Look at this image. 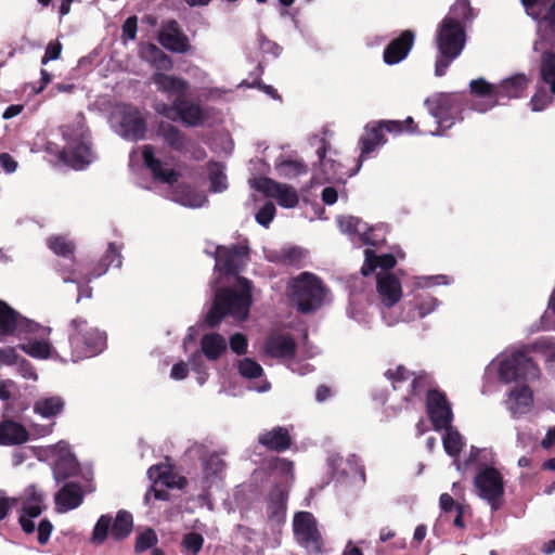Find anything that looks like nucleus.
<instances>
[{"mask_svg":"<svg viewBox=\"0 0 555 555\" xmlns=\"http://www.w3.org/2000/svg\"><path fill=\"white\" fill-rule=\"evenodd\" d=\"M236 286V289L225 287L216 292L214 304L205 319L209 327L218 326L227 315L238 321L247 319L253 304V285L246 278L238 276Z\"/></svg>","mask_w":555,"mask_h":555,"instance_id":"nucleus-1","label":"nucleus"},{"mask_svg":"<svg viewBox=\"0 0 555 555\" xmlns=\"http://www.w3.org/2000/svg\"><path fill=\"white\" fill-rule=\"evenodd\" d=\"M435 42L438 50L435 75H446L451 63L456 60L466 43L465 26L456 18L443 17L437 26Z\"/></svg>","mask_w":555,"mask_h":555,"instance_id":"nucleus-2","label":"nucleus"},{"mask_svg":"<svg viewBox=\"0 0 555 555\" xmlns=\"http://www.w3.org/2000/svg\"><path fill=\"white\" fill-rule=\"evenodd\" d=\"M326 289L320 278L310 272H301L291 279L287 296L292 305L302 314L317 311L325 299Z\"/></svg>","mask_w":555,"mask_h":555,"instance_id":"nucleus-3","label":"nucleus"},{"mask_svg":"<svg viewBox=\"0 0 555 555\" xmlns=\"http://www.w3.org/2000/svg\"><path fill=\"white\" fill-rule=\"evenodd\" d=\"M465 93H437L425 100L430 115L435 118V129L428 130L431 135H441L455 121L463 120L462 113L467 104Z\"/></svg>","mask_w":555,"mask_h":555,"instance_id":"nucleus-4","label":"nucleus"},{"mask_svg":"<svg viewBox=\"0 0 555 555\" xmlns=\"http://www.w3.org/2000/svg\"><path fill=\"white\" fill-rule=\"evenodd\" d=\"M68 341L72 360L78 361L100 353L106 346V335L95 327L88 326L86 319L77 317L70 321Z\"/></svg>","mask_w":555,"mask_h":555,"instance_id":"nucleus-5","label":"nucleus"},{"mask_svg":"<svg viewBox=\"0 0 555 555\" xmlns=\"http://www.w3.org/2000/svg\"><path fill=\"white\" fill-rule=\"evenodd\" d=\"M539 376V366L526 350L513 352L502 360L499 366V377L504 383L534 380Z\"/></svg>","mask_w":555,"mask_h":555,"instance_id":"nucleus-6","label":"nucleus"},{"mask_svg":"<svg viewBox=\"0 0 555 555\" xmlns=\"http://www.w3.org/2000/svg\"><path fill=\"white\" fill-rule=\"evenodd\" d=\"M477 494L490 505L492 512L499 511L504 503V480L502 474L492 466L477 473L474 479Z\"/></svg>","mask_w":555,"mask_h":555,"instance_id":"nucleus-7","label":"nucleus"},{"mask_svg":"<svg viewBox=\"0 0 555 555\" xmlns=\"http://www.w3.org/2000/svg\"><path fill=\"white\" fill-rule=\"evenodd\" d=\"M293 531L297 543L309 552L321 553L323 539L318 528V521L312 513L297 512L293 520Z\"/></svg>","mask_w":555,"mask_h":555,"instance_id":"nucleus-8","label":"nucleus"},{"mask_svg":"<svg viewBox=\"0 0 555 555\" xmlns=\"http://www.w3.org/2000/svg\"><path fill=\"white\" fill-rule=\"evenodd\" d=\"M111 266L120 268L121 255L117 250L115 243H109L106 253L103 257L94 263L87 273L81 272L77 268H70L66 271H62V278L64 282L80 283L91 282L93 279L100 278L106 273Z\"/></svg>","mask_w":555,"mask_h":555,"instance_id":"nucleus-9","label":"nucleus"},{"mask_svg":"<svg viewBox=\"0 0 555 555\" xmlns=\"http://www.w3.org/2000/svg\"><path fill=\"white\" fill-rule=\"evenodd\" d=\"M385 131L401 134L403 132V124L400 120H379L367 124L364 134L359 141L361 147L360 162L374 152L377 146L387 142L384 134Z\"/></svg>","mask_w":555,"mask_h":555,"instance_id":"nucleus-10","label":"nucleus"},{"mask_svg":"<svg viewBox=\"0 0 555 555\" xmlns=\"http://www.w3.org/2000/svg\"><path fill=\"white\" fill-rule=\"evenodd\" d=\"M249 248L243 244L219 245L215 253V270L225 275H237L248 260Z\"/></svg>","mask_w":555,"mask_h":555,"instance_id":"nucleus-11","label":"nucleus"},{"mask_svg":"<svg viewBox=\"0 0 555 555\" xmlns=\"http://www.w3.org/2000/svg\"><path fill=\"white\" fill-rule=\"evenodd\" d=\"M426 412L435 430L439 431L451 427L453 412L444 391L440 389L427 390Z\"/></svg>","mask_w":555,"mask_h":555,"instance_id":"nucleus-12","label":"nucleus"},{"mask_svg":"<svg viewBox=\"0 0 555 555\" xmlns=\"http://www.w3.org/2000/svg\"><path fill=\"white\" fill-rule=\"evenodd\" d=\"M253 186L267 197L275 198L279 205L284 208H294L298 205L299 197L297 191L292 185L276 182L271 178L261 177L255 180Z\"/></svg>","mask_w":555,"mask_h":555,"instance_id":"nucleus-13","label":"nucleus"},{"mask_svg":"<svg viewBox=\"0 0 555 555\" xmlns=\"http://www.w3.org/2000/svg\"><path fill=\"white\" fill-rule=\"evenodd\" d=\"M328 147L330 143L325 139H322L320 141V146L317 149L319 166L314 168L310 180L312 186L341 180V165L336 163V160L326 157Z\"/></svg>","mask_w":555,"mask_h":555,"instance_id":"nucleus-14","label":"nucleus"},{"mask_svg":"<svg viewBox=\"0 0 555 555\" xmlns=\"http://www.w3.org/2000/svg\"><path fill=\"white\" fill-rule=\"evenodd\" d=\"M119 114V134L131 141L142 140L146 133V120L132 105H122Z\"/></svg>","mask_w":555,"mask_h":555,"instance_id":"nucleus-15","label":"nucleus"},{"mask_svg":"<svg viewBox=\"0 0 555 555\" xmlns=\"http://www.w3.org/2000/svg\"><path fill=\"white\" fill-rule=\"evenodd\" d=\"M159 44L172 53L185 54L192 46L176 20L164 22L157 36Z\"/></svg>","mask_w":555,"mask_h":555,"instance_id":"nucleus-16","label":"nucleus"},{"mask_svg":"<svg viewBox=\"0 0 555 555\" xmlns=\"http://www.w3.org/2000/svg\"><path fill=\"white\" fill-rule=\"evenodd\" d=\"M38 327L37 323L23 318L9 305L0 300V335L35 333Z\"/></svg>","mask_w":555,"mask_h":555,"instance_id":"nucleus-17","label":"nucleus"},{"mask_svg":"<svg viewBox=\"0 0 555 555\" xmlns=\"http://www.w3.org/2000/svg\"><path fill=\"white\" fill-rule=\"evenodd\" d=\"M59 158L74 169H83L92 162L90 139L67 141Z\"/></svg>","mask_w":555,"mask_h":555,"instance_id":"nucleus-18","label":"nucleus"},{"mask_svg":"<svg viewBox=\"0 0 555 555\" xmlns=\"http://www.w3.org/2000/svg\"><path fill=\"white\" fill-rule=\"evenodd\" d=\"M415 42V33L411 29L401 31L399 37L392 39L384 49L383 60L387 65H395L403 61L412 50Z\"/></svg>","mask_w":555,"mask_h":555,"instance_id":"nucleus-19","label":"nucleus"},{"mask_svg":"<svg viewBox=\"0 0 555 555\" xmlns=\"http://www.w3.org/2000/svg\"><path fill=\"white\" fill-rule=\"evenodd\" d=\"M142 159L144 166L151 171L154 180L167 184H175L178 182L180 173L175 169L164 168L163 162L155 156L154 146L146 144L142 149Z\"/></svg>","mask_w":555,"mask_h":555,"instance_id":"nucleus-20","label":"nucleus"},{"mask_svg":"<svg viewBox=\"0 0 555 555\" xmlns=\"http://www.w3.org/2000/svg\"><path fill=\"white\" fill-rule=\"evenodd\" d=\"M142 159L144 166L151 171L154 180L167 184H175L178 182L180 173L175 169L164 168L163 162L155 156L154 146L146 144L142 149Z\"/></svg>","mask_w":555,"mask_h":555,"instance_id":"nucleus-21","label":"nucleus"},{"mask_svg":"<svg viewBox=\"0 0 555 555\" xmlns=\"http://www.w3.org/2000/svg\"><path fill=\"white\" fill-rule=\"evenodd\" d=\"M258 443L267 450L283 453L291 449L293 438L288 428L283 426H275L270 430H264L258 436Z\"/></svg>","mask_w":555,"mask_h":555,"instance_id":"nucleus-22","label":"nucleus"},{"mask_svg":"<svg viewBox=\"0 0 555 555\" xmlns=\"http://www.w3.org/2000/svg\"><path fill=\"white\" fill-rule=\"evenodd\" d=\"M263 351L275 359L293 358L296 353V343L289 334L271 335L263 344Z\"/></svg>","mask_w":555,"mask_h":555,"instance_id":"nucleus-23","label":"nucleus"},{"mask_svg":"<svg viewBox=\"0 0 555 555\" xmlns=\"http://www.w3.org/2000/svg\"><path fill=\"white\" fill-rule=\"evenodd\" d=\"M507 410L514 417L526 414L533 404V392L527 385L514 387L505 401Z\"/></svg>","mask_w":555,"mask_h":555,"instance_id":"nucleus-24","label":"nucleus"},{"mask_svg":"<svg viewBox=\"0 0 555 555\" xmlns=\"http://www.w3.org/2000/svg\"><path fill=\"white\" fill-rule=\"evenodd\" d=\"M152 81L158 91L168 95H175V99L186 98L190 89V83L185 79L160 72L153 74Z\"/></svg>","mask_w":555,"mask_h":555,"instance_id":"nucleus-25","label":"nucleus"},{"mask_svg":"<svg viewBox=\"0 0 555 555\" xmlns=\"http://www.w3.org/2000/svg\"><path fill=\"white\" fill-rule=\"evenodd\" d=\"M377 292L382 302L390 308L402 297V288L399 279L392 273L377 274Z\"/></svg>","mask_w":555,"mask_h":555,"instance_id":"nucleus-26","label":"nucleus"},{"mask_svg":"<svg viewBox=\"0 0 555 555\" xmlns=\"http://www.w3.org/2000/svg\"><path fill=\"white\" fill-rule=\"evenodd\" d=\"M157 135L162 137L172 151L182 154L189 151L191 139L172 124L160 121L157 126Z\"/></svg>","mask_w":555,"mask_h":555,"instance_id":"nucleus-27","label":"nucleus"},{"mask_svg":"<svg viewBox=\"0 0 555 555\" xmlns=\"http://www.w3.org/2000/svg\"><path fill=\"white\" fill-rule=\"evenodd\" d=\"M48 247L59 257H63L70 261L69 264L63 266L61 262L57 263L60 273L70 268H76L75 250L76 244L73 240L65 235H51L47 240Z\"/></svg>","mask_w":555,"mask_h":555,"instance_id":"nucleus-28","label":"nucleus"},{"mask_svg":"<svg viewBox=\"0 0 555 555\" xmlns=\"http://www.w3.org/2000/svg\"><path fill=\"white\" fill-rule=\"evenodd\" d=\"M287 491L281 487H273L267 499V514L271 521L280 524L284 520L287 507Z\"/></svg>","mask_w":555,"mask_h":555,"instance_id":"nucleus-29","label":"nucleus"},{"mask_svg":"<svg viewBox=\"0 0 555 555\" xmlns=\"http://www.w3.org/2000/svg\"><path fill=\"white\" fill-rule=\"evenodd\" d=\"M28 439L29 434L22 424L12 420L0 422V446H18Z\"/></svg>","mask_w":555,"mask_h":555,"instance_id":"nucleus-30","label":"nucleus"},{"mask_svg":"<svg viewBox=\"0 0 555 555\" xmlns=\"http://www.w3.org/2000/svg\"><path fill=\"white\" fill-rule=\"evenodd\" d=\"M83 491L78 482L68 481L55 494V503L63 511L77 508L83 501Z\"/></svg>","mask_w":555,"mask_h":555,"instance_id":"nucleus-31","label":"nucleus"},{"mask_svg":"<svg viewBox=\"0 0 555 555\" xmlns=\"http://www.w3.org/2000/svg\"><path fill=\"white\" fill-rule=\"evenodd\" d=\"M528 78L524 74H517L511 78L504 79L496 87V103L501 99L521 98L528 88Z\"/></svg>","mask_w":555,"mask_h":555,"instance_id":"nucleus-32","label":"nucleus"},{"mask_svg":"<svg viewBox=\"0 0 555 555\" xmlns=\"http://www.w3.org/2000/svg\"><path fill=\"white\" fill-rule=\"evenodd\" d=\"M201 350L210 360H218L227 350V340L219 333L204 334L201 338Z\"/></svg>","mask_w":555,"mask_h":555,"instance_id":"nucleus-33","label":"nucleus"},{"mask_svg":"<svg viewBox=\"0 0 555 555\" xmlns=\"http://www.w3.org/2000/svg\"><path fill=\"white\" fill-rule=\"evenodd\" d=\"M175 107L177 108V115L180 119L189 126H197L204 119L201 105L185 98L175 99Z\"/></svg>","mask_w":555,"mask_h":555,"instance_id":"nucleus-34","label":"nucleus"},{"mask_svg":"<svg viewBox=\"0 0 555 555\" xmlns=\"http://www.w3.org/2000/svg\"><path fill=\"white\" fill-rule=\"evenodd\" d=\"M111 534L114 540L121 541L128 538L133 528V517L128 511L120 509L117 512L116 517L112 520Z\"/></svg>","mask_w":555,"mask_h":555,"instance_id":"nucleus-35","label":"nucleus"},{"mask_svg":"<svg viewBox=\"0 0 555 555\" xmlns=\"http://www.w3.org/2000/svg\"><path fill=\"white\" fill-rule=\"evenodd\" d=\"M210 191L215 193L223 192L228 189V179L224 172L225 166L221 162L209 160L207 163Z\"/></svg>","mask_w":555,"mask_h":555,"instance_id":"nucleus-36","label":"nucleus"},{"mask_svg":"<svg viewBox=\"0 0 555 555\" xmlns=\"http://www.w3.org/2000/svg\"><path fill=\"white\" fill-rule=\"evenodd\" d=\"M61 131L65 141H78L90 139L88 129L86 128L85 117L80 113L74 122L61 127Z\"/></svg>","mask_w":555,"mask_h":555,"instance_id":"nucleus-37","label":"nucleus"},{"mask_svg":"<svg viewBox=\"0 0 555 555\" xmlns=\"http://www.w3.org/2000/svg\"><path fill=\"white\" fill-rule=\"evenodd\" d=\"M540 76L548 85L551 93L555 94V53L544 51L541 55Z\"/></svg>","mask_w":555,"mask_h":555,"instance_id":"nucleus-38","label":"nucleus"},{"mask_svg":"<svg viewBox=\"0 0 555 555\" xmlns=\"http://www.w3.org/2000/svg\"><path fill=\"white\" fill-rule=\"evenodd\" d=\"M64 401L61 397H49L36 401L34 411L43 417H53L63 411Z\"/></svg>","mask_w":555,"mask_h":555,"instance_id":"nucleus-39","label":"nucleus"},{"mask_svg":"<svg viewBox=\"0 0 555 555\" xmlns=\"http://www.w3.org/2000/svg\"><path fill=\"white\" fill-rule=\"evenodd\" d=\"M77 472L78 463L72 456H60L54 463L53 475L56 481H64Z\"/></svg>","mask_w":555,"mask_h":555,"instance_id":"nucleus-40","label":"nucleus"},{"mask_svg":"<svg viewBox=\"0 0 555 555\" xmlns=\"http://www.w3.org/2000/svg\"><path fill=\"white\" fill-rule=\"evenodd\" d=\"M475 16L476 14L470 7L469 0H456L446 17L456 18V21H460L465 26V24L470 23Z\"/></svg>","mask_w":555,"mask_h":555,"instance_id":"nucleus-41","label":"nucleus"},{"mask_svg":"<svg viewBox=\"0 0 555 555\" xmlns=\"http://www.w3.org/2000/svg\"><path fill=\"white\" fill-rule=\"evenodd\" d=\"M20 348L36 359H48L51 356V345L46 340H29L20 345Z\"/></svg>","mask_w":555,"mask_h":555,"instance_id":"nucleus-42","label":"nucleus"},{"mask_svg":"<svg viewBox=\"0 0 555 555\" xmlns=\"http://www.w3.org/2000/svg\"><path fill=\"white\" fill-rule=\"evenodd\" d=\"M446 430L447 434L442 441L444 451L450 456H457L464 447L463 438L457 430H454L451 427Z\"/></svg>","mask_w":555,"mask_h":555,"instance_id":"nucleus-43","label":"nucleus"},{"mask_svg":"<svg viewBox=\"0 0 555 555\" xmlns=\"http://www.w3.org/2000/svg\"><path fill=\"white\" fill-rule=\"evenodd\" d=\"M204 537L195 531L188 532L181 541L182 552L186 555H198L204 545Z\"/></svg>","mask_w":555,"mask_h":555,"instance_id":"nucleus-44","label":"nucleus"},{"mask_svg":"<svg viewBox=\"0 0 555 555\" xmlns=\"http://www.w3.org/2000/svg\"><path fill=\"white\" fill-rule=\"evenodd\" d=\"M305 259V253L299 247L283 248L279 251L276 260L283 264L301 267Z\"/></svg>","mask_w":555,"mask_h":555,"instance_id":"nucleus-45","label":"nucleus"},{"mask_svg":"<svg viewBox=\"0 0 555 555\" xmlns=\"http://www.w3.org/2000/svg\"><path fill=\"white\" fill-rule=\"evenodd\" d=\"M112 516L101 515L98 519L91 535V542L94 544H102L106 541L109 530H112Z\"/></svg>","mask_w":555,"mask_h":555,"instance_id":"nucleus-46","label":"nucleus"},{"mask_svg":"<svg viewBox=\"0 0 555 555\" xmlns=\"http://www.w3.org/2000/svg\"><path fill=\"white\" fill-rule=\"evenodd\" d=\"M472 93L480 98H489L493 100L490 106L496 103V87L486 81L483 78L474 79L469 83Z\"/></svg>","mask_w":555,"mask_h":555,"instance_id":"nucleus-47","label":"nucleus"},{"mask_svg":"<svg viewBox=\"0 0 555 555\" xmlns=\"http://www.w3.org/2000/svg\"><path fill=\"white\" fill-rule=\"evenodd\" d=\"M149 51L152 55V64L158 70H170L173 67L172 59L157 46L150 43Z\"/></svg>","mask_w":555,"mask_h":555,"instance_id":"nucleus-48","label":"nucleus"},{"mask_svg":"<svg viewBox=\"0 0 555 555\" xmlns=\"http://www.w3.org/2000/svg\"><path fill=\"white\" fill-rule=\"evenodd\" d=\"M147 475L150 479L154 480V483L162 482V485L172 488L175 486L171 476L170 468L165 465H153L149 468Z\"/></svg>","mask_w":555,"mask_h":555,"instance_id":"nucleus-49","label":"nucleus"},{"mask_svg":"<svg viewBox=\"0 0 555 555\" xmlns=\"http://www.w3.org/2000/svg\"><path fill=\"white\" fill-rule=\"evenodd\" d=\"M237 369L238 373L248 379L259 378L263 374L261 365L250 358H244L243 360H240Z\"/></svg>","mask_w":555,"mask_h":555,"instance_id":"nucleus-50","label":"nucleus"},{"mask_svg":"<svg viewBox=\"0 0 555 555\" xmlns=\"http://www.w3.org/2000/svg\"><path fill=\"white\" fill-rule=\"evenodd\" d=\"M158 542L157 534L154 529L147 528L135 538L134 551L143 553L154 547Z\"/></svg>","mask_w":555,"mask_h":555,"instance_id":"nucleus-51","label":"nucleus"},{"mask_svg":"<svg viewBox=\"0 0 555 555\" xmlns=\"http://www.w3.org/2000/svg\"><path fill=\"white\" fill-rule=\"evenodd\" d=\"M412 377L409 397H420L430 386L431 377L425 372L414 373Z\"/></svg>","mask_w":555,"mask_h":555,"instance_id":"nucleus-52","label":"nucleus"},{"mask_svg":"<svg viewBox=\"0 0 555 555\" xmlns=\"http://www.w3.org/2000/svg\"><path fill=\"white\" fill-rule=\"evenodd\" d=\"M414 372L408 370L404 365H398L395 370H387L385 376L391 382L392 388L397 389L399 383L410 379Z\"/></svg>","mask_w":555,"mask_h":555,"instance_id":"nucleus-53","label":"nucleus"},{"mask_svg":"<svg viewBox=\"0 0 555 555\" xmlns=\"http://www.w3.org/2000/svg\"><path fill=\"white\" fill-rule=\"evenodd\" d=\"M225 462L216 453L210 454L205 461L204 469L208 476H218L225 469Z\"/></svg>","mask_w":555,"mask_h":555,"instance_id":"nucleus-54","label":"nucleus"},{"mask_svg":"<svg viewBox=\"0 0 555 555\" xmlns=\"http://www.w3.org/2000/svg\"><path fill=\"white\" fill-rule=\"evenodd\" d=\"M552 103V96L544 89L539 90L530 100L532 111L541 112Z\"/></svg>","mask_w":555,"mask_h":555,"instance_id":"nucleus-55","label":"nucleus"},{"mask_svg":"<svg viewBox=\"0 0 555 555\" xmlns=\"http://www.w3.org/2000/svg\"><path fill=\"white\" fill-rule=\"evenodd\" d=\"M275 211L272 203H266L256 214V221L263 227H268L273 220Z\"/></svg>","mask_w":555,"mask_h":555,"instance_id":"nucleus-56","label":"nucleus"},{"mask_svg":"<svg viewBox=\"0 0 555 555\" xmlns=\"http://www.w3.org/2000/svg\"><path fill=\"white\" fill-rule=\"evenodd\" d=\"M230 348L237 356L245 354L247 352L248 340L242 333H235L230 337Z\"/></svg>","mask_w":555,"mask_h":555,"instance_id":"nucleus-57","label":"nucleus"},{"mask_svg":"<svg viewBox=\"0 0 555 555\" xmlns=\"http://www.w3.org/2000/svg\"><path fill=\"white\" fill-rule=\"evenodd\" d=\"M63 46L62 43L56 39L54 41H50L46 48V52L41 59V64L46 65L50 61H55L60 59L62 53Z\"/></svg>","mask_w":555,"mask_h":555,"instance_id":"nucleus-58","label":"nucleus"},{"mask_svg":"<svg viewBox=\"0 0 555 555\" xmlns=\"http://www.w3.org/2000/svg\"><path fill=\"white\" fill-rule=\"evenodd\" d=\"M538 346L547 362H555V337H543Z\"/></svg>","mask_w":555,"mask_h":555,"instance_id":"nucleus-59","label":"nucleus"},{"mask_svg":"<svg viewBox=\"0 0 555 555\" xmlns=\"http://www.w3.org/2000/svg\"><path fill=\"white\" fill-rule=\"evenodd\" d=\"M365 259L361 268V273L364 276L371 275L378 268L377 256L372 249L366 248L364 250Z\"/></svg>","mask_w":555,"mask_h":555,"instance_id":"nucleus-60","label":"nucleus"},{"mask_svg":"<svg viewBox=\"0 0 555 555\" xmlns=\"http://www.w3.org/2000/svg\"><path fill=\"white\" fill-rule=\"evenodd\" d=\"M280 169H287L293 175H306L308 172V166L301 160L286 159L279 166Z\"/></svg>","mask_w":555,"mask_h":555,"instance_id":"nucleus-61","label":"nucleus"},{"mask_svg":"<svg viewBox=\"0 0 555 555\" xmlns=\"http://www.w3.org/2000/svg\"><path fill=\"white\" fill-rule=\"evenodd\" d=\"M53 530V525L49 519H42L38 525V535L37 540L39 544L46 545L51 537Z\"/></svg>","mask_w":555,"mask_h":555,"instance_id":"nucleus-62","label":"nucleus"},{"mask_svg":"<svg viewBox=\"0 0 555 555\" xmlns=\"http://www.w3.org/2000/svg\"><path fill=\"white\" fill-rule=\"evenodd\" d=\"M138 30V18L135 15L129 16L122 24V38L134 40Z\"/></svg>","mask_w":555,"mask_h":555,"instance_id":"nucleus-63","label":"nucleus"},{"mask_svg":"<svg viewBox=\"0 0 555 555\" xmlns=\"http://www.w3.org/2000/svg\"><path fill=\"white\" fill-rule=\"evenodd\" d=\"M18 361V354L12 347L0 348V366L13 365Z\"/></svg>","mask_w":555,"mask_h":555,"instance_id":"nucleus-64","label":"nucleus"}]
</instances>
